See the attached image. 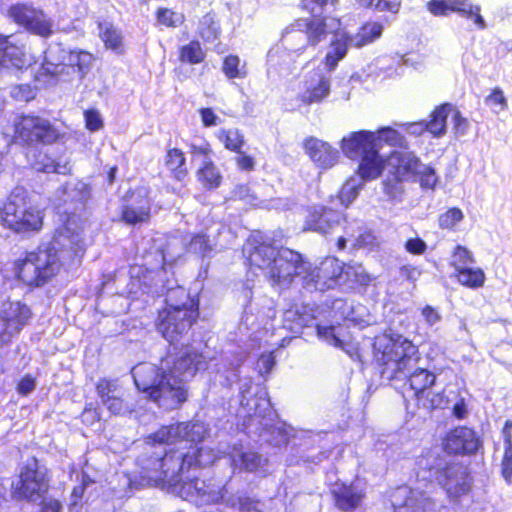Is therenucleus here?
Returning <instances> with one entry per match:
<instances>
[{
    "label": "nucleus",
    "mask_w": 512,
    "mask_h": 512,
    "mask_svg": "<svg viewBox=\"0 0 512 512\" xmlns=\"http://www.w3.org/2000/svg\"><path fill=\"white\" fill-rule=\"evenodd\" d=\"M208 368L202 354L194 348H186L179 356H166L158 368L152 363H140L133 367L132 376L137 388L165 409L179 407L187 398L186 382L197 371Z\"/></svg>",
    "instance_id": "1"
},
{
    "label": "nucleus",
    "mask_w": 512,
    "mask_h": 512,
    "mask_svg": "<svg viewBox=\"0 0 512 512\" xmlns=\"http://www.w3.org/2000/svg\"><path fill=\"white\" fill-rule=\"evenodd\" d=\"M84 254L80 229L61 226L49 245L16 263L17 277L29 286L43 285L63 266L78 264Z\"/></svg>",
    "instance_id": "2"
},
{
    "label": "nucleus",
    "mask_w": 512,
    "mask_h": 512,
    "mask_svg": "<svg viewBox=\"0 0 512 512\" xmlns=\"http://www.w3.org/2000/svg\"><path fill=\"white\" fill-rule=\"evenodd\" d=\"M217 458L213 449L193 447L187 453L169 452L164 457L143 458L139 472L142 486L174 485L185 470L193 466H208Z\"/></svg>",
    "instance_id": "3"
},
{
    "label": "nucleus",
    "mask_w": 512,
    "mask_h": 512,
    "mask_svg": "<svg viewBox=\"0 0 512 512\" xmlns=\"http://www.w3.org/2000/svg\"><path fill=\"white\" fill-rule=\"evenodd\" d=\"M374 359L387 380L402 379L420 360L418 348L399 334H382L375 338Z\"/></svg>",
    "instance_id": "4"
},
{
    "label": "nucleus",
    "mask_w": 512,
    "mask_h": 512,
    "mask_svg": "<svg viewBox=\"0 0 512 512\" xmlns=\"http://www.w3.org/2000/svg\"><path fill=\"white\" fill-rule=\"evenodd\" d=\"M198 317V302L183 287L170 289L166 306L159 311L156 327L170 343L186 333Z\"/></svg>",
    "instance_id": "5"
},
{
    "label": "nucleus",
    "mask_w": 512,
    "mask_h": 512,
    "mask_svg": "<svg viewBox=\"0 0 512 512\" xmlns=\"http://www.w3.org/2000/svg\"><path fill=\"white\" fill-rule=\"evenodd\" d=\"M62 137L63 134L49 119L35 113H22L13 124V141L27 147L53 145Z\"/></svg>",
    "instance_id": "6"
},
{
    "label": "nucleus",
    "mask_w": 512,
    "mask_h": 512,
    "mask_svg": "<svg viewBox=\"0 0 512 512\" xmlns=\"http://www.w3.org/2000/svg\"><path fill=\"white\" fill-rule=\"evenodd\" d=\"M426 467L451 501H457L471 490L472 477L466 465L435 458Z\"/></svg>",
    "instance_id": "7"
},
{
    "label": "nucleus",
    "mask_w": 512,
    "mask_h": 512,
    "mask_svg": "<svg viewBox=\"0 0 512 512\" xmlns=\"http://www.w3.org/2000/svg\"><path fill=\"white\" fill-rule=\"evenodd\" d=\"M49 487L48 469L33 457L26 461L18 478L12 482L11 495L17 500L37 502L45 497Z\"/></svg>",
    "instance_id": "8"
},
{
    "label": "nucleus",
    "mask_w": 512,
    "mask_h": 512,
    "mask_svg": "<svg viewBox=\"0 0 512 512\" xmlns=\"http://www.w3.org/2000/svg\"><path fill=\"white\" fill-rule=\"evenodd\" d=\"M171 489L181 498L194 503L198 507L226 504L228 497L227 485L217 483L213 479L201 480L192 479L184 481L183 476H179V481L174 485H161Z\"/></svg>",
    "instance_id": "9"
},
{
    "label": "nucleus",
    "mask_w": 512,
    "mask_h": 512,
    "mask_svg": "<svg viewBox=\"0 0 512 512\" xmlns=\"http://www.w3.org/2000/svg\"><path fill=\"white\" fill-rule=\"evenodd\" d=\"M65 62L52 63L44 61L41 66L40 78L48 84H56L67 80L72 73H77L83 79L90 70L94 60L92 53L82 49H71L67 52Z\"/></svg>",
    "instance_id": "10"
},
{
    "label": "nucleus",
    "mask_w": 512,
    "mask_h": 512,
    "mask_svg": "<svg viewBox=\"0 0 512 512\" xmlns=\"http://www.w3.org/2000/svg\"><path fill=\"white\" fill-rule=\"evenodd\" d=\"M7 16L33 35L48 38L53 33V22L46 13L32 4L18 2L7 10Z\"/></svg>",
    "instance_id": "11"
},
{
    "label": "nucleus",
    "mask_w": 512,
    "mask_h": 512,
    "mask_svg": "<svg viewBox=\"0 0 512 512\" xmlns=\"http://www.w3.org/2000/svg\"><path fill=\"white\" fill-rule=\"evenodd\" d=\"M2 224H42V211L32 205L23 189H15L2 206Z\"/></svg>",
    "instance_id": "12"
},
{
    "label": "nucleus",
    "mask_w": 512,
    "mask_h": 512,
    "mask_svg": "<svg viewBox=\"0 0 512 512\" xmlns=\"http://www.w3.org/2000/svg\"><path fill=\"white\" fill-rule=\"evenodd\" d=\"M309 268V262L304 261L301 254L288 248L280 247L277 257L272 263L267 275L275 283L289 284L294 277H301Z\"/></svg>",
    "instance_id": "13"
},
{
    "label": "nucleus",
    "mask_w": 512,
    "mask_h": 512,
    "mask_svg": "<svg viewBox=\"0 0 512 512\" xmlns=\"http://www.w3.org/2000/svg\"><path fill=\"white\" fill-rule=\"evenodd\" d=\"M207 428L203 423H177L162 426L158 431L146 438V443L154 444H176L181 441L200 442L205 438Z\"/></svg>",
    "instance_id": "14"
},
{
    "label": "nucleus",
    "mask_w": 512,
    "mask_h": 512,
    "mask_svg": "<svg viewBox=\"0 0 512 512\" xmlns=\"http://www.w3.org/2000/svg\"><path fill=\"white\" fill-rule=\"evenodd\" d=\"M279 249L270 236L255 230L248 237L243 251L250 266L269 271Z\"/></svg>",
    "instance_id": "15"
},
{
    "label": "nucleus",
    "mask_w": 512,
    "mask_h": 512,
    "mask_svg": "<svg viewBox=\"0 0 512 512\" xmlns=\"http://www.w3.org/2000/svg\"><path fill=\"white\" fill-rule=\"evenodd\" d=\"M343 267L335 258H326L321 262L320 266L309 268L304 275V283L307 287H314L316 290L324 291L333 288L338 279L342 276Z\"/></svg>",
    "instance_id": "16"
},
{
    "label": "nucleus",
    "mask_w": 512,
    "mask_h": 512,
    "mask_svg": "<svg viewBox=\"0 0 512 512\" xmlns=\"http://www.w3.org/2000/svg\"><path fill=\"white\" fill-rule=\"evenodd\" d=\"M378 138L369 130L354 131L343 137L340 141V148L343 154L349 159L355 160L368 151L377 149Z\"/></svg>",
    "instance_id": "17"
},
{
    "label": "nucleus",
    "mask_w": 512,
    "mask_h": 512,
    "mask_svg": "<svg viewBox=\"0 0 512 512\" xmlns=\"http://www.w3.org/2000/svg\"><path fill=\"white\" fill-rule=\"evenodd\" d=\"M391 502L395 512H428L430 500L420 491L403 486L392 494Z\"/></svg>",
    "instance_id": "18"
},
{
    "label": "nucleus",
    "mask_w": 512,
    "mask_h": 512,
    "mask_svg": "<svg viewBox=\"0 0 512 512\" xmlns=\"http://www.w3.org/2000/svg\"><path fill=\"white\" fill-rule=\"evenodd\" d=\"M390 172L405 181L415 180L421 169V160L414 152L393 151L388 156Z\"/></svg>",
    "instance_id": "19"
},
{
    "label": "nucleus",
    "mask_w": 512,
    "mask_h": 512,
    "mask_svg": "<svg viewBox=\"0 0 512 512\" xmlns=\"http://www.w3.org/2000/svg\"><path fill=\"white\" fill-rule=\"evenodd\" d=\"M303 148L309 158L320 168H330L338 160V151L330 144L315 137H307Z\"/></svg>",
    "instance_id": "20"
},
{
    "label": "nucleus",
    "mask_w": 512,
    "mask_h": 512,
    "mask_svg": "<svg viewBox=\"0 0 512 512\" xmlns=\"http://www.w3.org/2000/svg\"><path fill=\"white\" fill-rule=\"evenodd\" d=\"M163 167L173 182L184 184L189 178L190 169L187 165V158L180 148L168 147L166 149Z\"/></svg>",
    "instance_id": "21"
},
{
    "label": "nucleus",
    "mask_w": 512,
    "mask_h": 512,
    "mask_svg": "<svg viewBox=\"0 0 512 512\" xmlns=\"http://www.w3.org/2000/svg\"><path fill=\"white\" fill-rule=\"evenodd\" d=\"M444 448L447 452L453 454H469L478 449V440L470 428L458 427L447 435Z\"/></svg>",
    "instance_id": "22"
},
{
    "label": "nucleus",
    "mask_w": 512,
    "mask_h": 512,
    "mask_svg": "<svg viewBox=\"0 0 512 512\" xmlns=\"http://www.w3.org/2000/svg\"><path fill=\"white\" fill-rule=\"evenodd\" d=\"M30 309L20 302L9 303L2 314V336L17 334L30 318Z\"/></svg>",
    "instance_id": "23"
},
{
    "label": "nucleus",
    "mask_w": 512,
    "mask_h": 512,
    "mask_svg": "<svg viewBox=\"0 0 512 512\" xmlns=\"http://www.w3.org/2000/svg\"><path fill=\"white\" fill-rule=\"evenodd\" d=\"M293 30L304 33L307 46H316L327 37V24L324 18H298L292 24Z\"/></svg>",
    "instance_id": "24"
},
{
    "label": "nucleus",
    "mask_w": 512,
    "mask_h": 512,
    "mask_svg": "<svg viewBox=\"0 0 512 512\" xmlns=\"http://www.w3.org/2000/svg\"><path fill=\"white\" fill-rule=\"evenodd\" d=\"M336 505L344 512H354L361 506L364 493L357 484H336L332 490Z\"/></svg>",
    "instance_id": "25"
},
{
    "label": "nucleus",
    "mask_w": 512,
    "mask_h": 512,
    "mask_svg": "<svg viewBox=\"0 0 512 512\" xmlns=\"http://www.w3.org/2000/svg\"><path fill=\"white\" fill-rule=\"evenodd\" d=\"M359 159L360 161L356 172L364 182L375 180L381 176L386 161L379 154L378 148L373 151H368V154L362 155Z\"/></svg>",
    "instance_id": "26"
},
{
    "label": "nucleus",
    "mask_w": 512,
    "mask_h": 512,
    "mask_svg": "<svg viewBox=\"0 0 512 512\" xmlns=\"http://www.w3.org/2000/svg\"><path fill=\"white\" fill-rule=\"evenodd\" d=\"M151 206L143 197L122 206L121 219L126 224H142L150 220Z\"/></svg>",
    "instance_id": "27"
},
{
    "label": "nucleus",
    "mask_w": 512,
    "mask_h": 512,
    "mask_svg": "<svg viewBox=\"0 0 512 512\" xmlns=\"http://www.w3.org/2000/svg\"><path fill=\"white\" fill-rule=\"evenodd\" d=\"M353 37L348 33H341L331 40L329 51L323 59V64L328 71L334 70L338 62L344 59L347 54L349 46H353Z\"/></svg>",
    "instance_id": "28"
},
{
    "label": "nucleus",
    "mask_w": 512,
    "mask_h": 512,
    "mask_svg": "<svg viewBox=\"0 0 512 512\" xmlns=\"http://www.w3.org/2000/svg\"><path fill=\"white\" fill-rule=\"evenodd\" d=\"M306 211L310 224H339L346 221L343 211L333 205H312Z\"/></svg>",
    "instance_id": "29"
},
{
    "label": "nucleus",
    "mask_w": 512,
    "mask_h": 512,
    "mask_svg": "<svg viewBox=\"0 0 512 512\" xmlns=\"http://www.w3.org/2000/svg\"><path fill=\"white\" fill-rule=\"evenodd\" d=\"M231 459V464L235 469L254 472L262 466V458L255 452H244L238 445H233L228 451H224Z\"/></svg>",
    "instance_id": "30"
},
{
    "label": "nucleus",
    "mask_w": 512,
    "mask_h": 512,
    "mask_svg": "<svg viewBox=\"0 0 512 512\" xmlns=\"http://www.w3.org/2000/svg\"><path fill=\"white\" fill-rule=\"evenodd\" d=\"M195 176L201 186L208 191L218 189L223 182V176L212 159L204 160L196 170Z\"/></svg>",
    "instance_id": "31"
},
{
    "label": "nucleus",
    "mask_w": 512,
    "mask_h": 512,
    "mask_svg": "<svg viewBox=\"0 0 512 512\" xmlns=\"http://www.w3.org/2000/svg\"><path fill=\"white\" fill-rule=\"evenodd\" d=\"M452 104L442 103L430 113L429 119L424 123V129L434 137H441L446 133L447 118L452 111Z\"/></svg>",
    "instance_id": "32"
},
{
    "label": "nucleus",
    "mask_w": 512,
    "mask_h": 512,
    "mask_svg": "<svg viewBox=\"0 0 512 512\" xmlns=\"http://www.w3.org/2000/svg\"><path fill=\"white\" fill-rule=\"evenodd\" d=\"M401 380H406L409 383L410 388L421 401L426 389L435 383L436 376L434 373L425 368L419 367L417 364L415 368Z\"/></svg>",
    "instance_id": "33"
},
{
    "label": "nucleus",
    "mask_w": 512,
    "mask_h": 512,
    "mask_svg": "<svg viewBox=\"0 0 512 512\" xmlns=\"http://www.w3.org/2000/svg\"><path fill=\"white\" fill-rule=\"evenodd\" d=\"M99 38L104 44L106 49H109L117 54L125 52L124 37L121 31L112 23H98Z\"/></svg>",
    "instance_id": "34"
},
{
    "label": "nucleus",
    "mask_w": 512,
    "mask_h": 512,
    "mask_svg": "<svg viewBox=\"0 0 512 512\" xmlns=\"http://www.w3.org/2000/svg\"><path fill=\"white\" fill-rule=\"evenodd\" d=\"M330 80L322 77L317 83L308 86L303 93L299 95V101L304 105L320 104L330 94Z\"/></svg>",
    "instance_id": "35"
},
{
    "label": "nucleus",
    "mask_w": 512,
    "mask_h": 512,
    "mask_svg": "<svg viewBox=\"0 0 512 512\" xmlns=\"http://www.w3.org/2000/svg\"><path fill=\"white\" fill-rule=\"evenodd\" d=\"M206 51L197 39H192L178 48V61L182 64L198 65L205 61Z\"/></svg>",
    "instance_id": "36"
},
{
    "label": "nucleus",
    "mask_w": 512,
    "mask_h": 512,
    "mask_svg": "<svg viewBox=\"0 0 512 512\" xmlns=\"http://www.w3.org/2000/svg\"><path fill=\"white\" fill-rule=\"evenodd\" d=\"M8 37L2 35V69H22L26 66L24 52L17 46L7 44Z\"/></svg>",
    "instance_id": "37"
},
{
    "label": "nucleus",
    "mask_w": 512,
    "mask_h": 512,
    "mask_svg": "<svg viewBox=\"0 0 512 512\" xmlns=\"http://www.w3.org/2000/svg\"><path fill=\"white\" fill-rule=\"evenodd\" d=\"M452 13H457L467 19H472L479 29H485L486 23L481 16V7L473 5L470 0H452Z\"/></svg>",
    "instance_id": "38"
},
{
    "label": "nucleus",
    "mask_w": 512,
    "mask_h": 512,
    "mask_svg": "<svg viewBox=\"0 0 512 512\" xmlns=\"http://www.w3.org/2000/svg\"><path fill=\"white\" fill-rule=\"evenodd\" d=\"M383 31V26L378 22H366L358 30V32L352 36L353 46L361 48L366 46L375 40H377Z\"/></svg>",
    "instance_id": "39"
},
{
    "label": "nucleus",
    "mask_w": 512,
    "mask_h": 512,
    "mask_svg": "<svg viewBox=\"0 0 512 512\" xmlns=\"http://www.w3.org/2000/svg\"><path fill=\"white\" fill-rule=\"evenodd\" d=\"M284 326L294 332L308 326L313 321V316L306 312V307L288 309L283 314Z\"/></svg>",
    "instance_id": "40"
},
{
    "label": "nucleus",
    "mask_w": 512,
    "mask_h": 512,
    "mask_svg": "<svg viewBox=\"0 0 512 512\" xmlns=\"http://www.w3.org/2000/svg\"><path fill=\"white\" fill-rule=\"evenodd\" d=\"M198 34L205 42H213L219 39L221 28L216 19L215 12L210 11L202 16Z\"/></svg>",
    "instance_id": "41"
},
{
    "label": "nucleus",
    "mask_w": 512,
    "mask_h": 512,
    "mask_svg": "<svg viewBox=\"0 0 512 512\" xmlns=\"http://www.w3.org/2000/svg\"><path fill=\"white\" fill-rule=\"evenodd\" d=\"M505 442V454L502 461V475L506 482L512 480V421L507 420L502 431Z\"/></svg>",
    "instance_id": "42"
},
{
    "label": "nucleus",
    "mask_w": 512,
    "mask_h": 512,
    "mask_svg": "<svg viewBox=\"0 0 512 512\" xmlns=\"http://www.w3.org/2000/svg\"><path fill=\"white\" fill-rule=\"evenodd\" d=\"M217 138L226 150L234 153H239L245 144L244 136L238 129H221Z\"/></svg>",
    "instance_id": "43"
},
{
    "label": "nucleus",
    "mask_w": 512,
    "mask_h": 512,
    "mask_svg": "<svg viewBox=\"0 0 512 512\" xmlns=\"http://www.w3.org/2000/svg\"><path fill=\"white\" fill-rule=\"evenodd\" d=\"M96 392L102 404L124 392L118 380L102 378L96 385Z\"/></svg>",
    "instance_id": "44"
},
{
    "label": "nucleus",
    "mask_w": 512,
    "mask_h": 512,
    "mask_svg": "<svg viewBox=\"0 0 512 512\" xmlns=\"http://www.w3.org/2000/svg\"><path fill=\"white\" fill-rule=\"evenodd\" d=\"M458 281L469 288H479L483 286L485 274L480 268L465 267L457 270Z\"/></svg>",
    "instance_id": "45"
},
{
    "label": "nucleus",
    "mask_w": 512,
    "mask_h": 512,
    "mask_svg": "<svg viewBox=\"0 0 512 512\" xmlns=\"http://www.w3.org/2000/svg\"><path fill=\"white\" fill-rule=\"evenodd\" d=\"M155 16L157 21L168 28H176L182 25L185 21V16L182 13L175 12L166 7H159Z\"/></svg>",
    "instance_id": "46"
},
{
    "label": "nucleus",
    "mask_w": 512,
    "mask_h": 512,
    "mask_svg": "<svg viewBox=\"0 0 512 512\" xmlns=\"http://www.w3.org/2000/svg\"><path fill=\"white\" fill-rule=\"evenodd\" d=\"M362 185V183H357L353 177L343 183L337 195L343 208H346L357 197Z\"/></svg>",
    "instance_id": "47"
},
{
    "label": "nucleus",
    "mask_w": 512,
    "mask_h": 512,
    "mask_svg": "<svg viewBox=\"0 0 512 512\" xmlns=\"http://www.w3.org/2000/svg\"><path fill=\"white\" fill-rule=\"evenodd\" d=\"M222 72L228 79L244 78L246 76V71L241 68V60L235 54L223 58Z\"/></svg>",
    "instance_id": "48"
},
{
    "label": "nucleus",
    "mask_w": 512,
    "mask_h": 512,
    "mask_svg": "<svg viewBox=\"0 0 512 512\" xmlns=\"http://www.w3.org/2000/svg\"><path fill=\"white\" fill-rule=\"evenodd\" d=\"M125 391L118 395L116 398L107 400L103 404L107 410L115 416H125L134 411V405L130 403L125 397Z\"/></svg>",
    "instance_id": "49"
},
{
    "label": "nucleus",
    "mask_w": 512,
    "mask_h": 512,
    "mask_svg": "<svg viewBox=\"0 0 512 512\" xmlns=\"http://www.w3.org/2000/svg\"><path fill=\"white\" fill-rule=\"evenodd\" d=\"M403 182H405V180L389 172L383 183L384 193L392 200L401 199L404 193Z\"/></svg>",
    "instance_id": "50"
},
{
    "label": "nucleus",
    "mask_w": 512,
    "mask_h": 512,
    "mask_svg": "<svg viewBox=\"0 0 512 512\" xmlns=\"http://www.w3.org/2000/svg\"><path fill=\"white\" fill-rule=\"evenodd\" d=\"M226 505L244 512H260L259 502L244 495H228Z\"/></svg>",
    "instance_id": "51"
},
{
    "label": "nucleus",
    "mask_w": 512,
    "mask_h": 512,
    "mask_svg": "<svg viewBox=\"0 0 512 512\" xmlns=\"http://www.w3.org/2000/svg\"><path fill=\"white\" fill-rule=\"evenodd\" d=\"M36 95V87L30 84H17L10 89V96L17 102H30L35 99Z\"/></svg>",
    "instance_id": "52"
},
{
    "label": "nucleus",
    "mask_w": 512,
    "mask_h": 512,
    "mask_svg": "<svg viewBox=\"0 0 512 512\" xmlns=\"http://www.w3.org/2000/svg\"><path fill=\"white\" fill-rule=\"evenodd\" d=\"M473 263V255L466 247L460 245L455 247L451 264L454 266L456 271L462 269V267H469Z\"/></svg>",
    "instance_id": "53"
},
{
    "label": "nucleus",
    "mask_w": 512,
    "mask_h": 512,
    "mask_svg": "<svg viewBox=\"0 0 512 512\" xmlns=\"http://www.w3.org/2000/svg\"><path fill=\"white\" fill-rule=\"evenodd\" d=\"M232 197L234 199L245 201L253 206L259 204V198L251 190L248 184H238L232 190Z\"/></svg>",
    "instance_id": "54"
},
{
    "label": "nucleus",
    "mask_w": 512,
    "mask_h": 512,
    "mask_svg": "<svg viewBox=\"0 0 512 512\" xmlns=\"http://www.w3.org/2000/svg\"><path fill=\"white\" fill-rule=\"evenodd\" d=\"M452 0H429L427 10L436 17H444L452 13Z\"/></svg>",
    "instance_id": "55"
},
{
    "label": "nucleus",
    "mask_w": 512,
    "mask_h": 512,
    "mask_svg": "<svg viewBox=\"0 0 512 512\" xmlns=\"http://www.w3.org/2000/svg\"><path fill=\"white\" fill-rule=\"evenodd\" d=\"M189 251L206 256L212 249L208 238L203 234L194 236L188 246Z\"/></svg>",
    "instance_id": "56"
},
{
    "label": "nucleus",
    "mask_w": 512,
    "mask_h": 512,
    "mask_svg": "<svg viewBox=\"0 0 512 512\" xmlns=\"http://www.w3.org/2000/svg\"><path fill=\"white\" fill-rule=\"evenodd\" d=\"M418 181L423 189H434L438 178L434 168L427 166L423 170H419Z\"/></svg>",
    "instance_id": "57"
},
{
    "label": "nucleus",
    "mask_w": 512,
    "mask_h": 512,
    "mask_svg": "<svg viewBox=\"0 0 512 512\" xmlns=\"http://www.w3.org/2000/svg\"><path fill=\"white\" fill-rule=\"evenodd\" d=\"M83 114L85 120V127L89 131L95 132L100 130L104 126L103 120L98 110L93 108L86 109Z\"/></svg>",
    "instance_id": "58"
},
{
    "label": "nucleus",
    "mask_w": 512,
    "mask_h": 512,
    "mask_svg": "<svg viewBox=\"0 0 512 512\" xmlns=\"http://www.w3.org/2000/svg\"><path fill=\"white\" fill-rule=\"evenodd\" d=\"M93 483V480L85 473L82 474L81 484L77 485L73 488L71 493V509L77 507V505L81 502L85 489Z\"/></svg>",
    "instance_id": "59"
},
{
    "label": "nucleus",
    "mask_w": 512,
    "mask_h": 512,
    "mask_svg": "<svg viewBox=\"0 0 512 512\" xmlns=\"http://www.w3.org/2000/svg\"><path fill=\"white\" fill-rule=\"evenodd\" d=\"M189 153L192 158H203L204 160L211 159L213 149L211 144L204 140L201 144L191 143L188 145Z\"/></svg>",
    "instance_id": "60"
},
{
    "label": "nucleus",
    "mask_w": 512,
    "mask_h": 512,
    "mask_svg": "<svg viewBox=\"0 0 512 512\" xmlns=\"http://www.w3.org/2000/svg\"><path fill=\"white\" fill-rule=\"evenodd\" d=\"M317 334L320 338L324 339L334 347H342V341L339 338V333H336L335 328L332 326H317Z\"/></svg>",
    "instance_id": "61"
},
{
    "label": "nucleus",
    "mask_w": 512,
    "mask_h": 512,
    "mask_svg": "<svg viewBox=\"0 0 512 512\" xmlns=\"http://www.w3.org/2000/svg\"><path fill=\"white\" fill-rule=\"evenodd\" d=\"M236 154L237 155H236L234 161H235L237 168L240 171L251 172L255 169L256 161L252 155L247 154L242 149L240 150L239 153H236Z\"/></svg>",
    "instance_id": "62"
},
{
    "label": "nucleus",
    "mask_w": 512,
    "mask_h": 512,
    "mask_svg": "<svg viewBox=\"0 0 512 512\" xmlns=\"http://www.w3.org/2000/svg\"><path fill=\"white\" fill-rule=\"evenodd\" d=\"M485 103L487 105L498 106L502 111L508 108L507 99L499 87L492 89L490 94L486 96Z\"/></svg>",
    "instance_id": "63"
},
{
    "label": "nucleus",
    "mask_w": 512,
    "mask_h": 512,
    "mask_svg": "<svg viewBox=\"0 0 512 512\" xmlns=\"http://www.w3.org/2000/svg\"><path fill=\"white\" fill-rule=\"evenodd\" d=\"M378 134L391 145H401L404 137L394 128L382 127L378 130Z\"/></svg>",
    "instance_id": "64"
}]
</instances>
